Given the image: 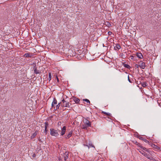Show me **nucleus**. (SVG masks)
Segmentation results:
<instances>
[{
    "label": "nucleus",
    "instance_id": "obj_9",
    "mask_svg": "<svg viewBox=\"0 0 161 161\" xmlns=\"http://www.w3.org/2000/svg\"><path fill=\"white\" fill-rule=\"evenodd\" d=\"M48 125V122H46L45 123V133L46 134L47 133V126Z\"/></svg>",
    "mask_w": 161,
    "mask_h": 161
},
{
    "label": "nucleus",
    "instance_id": "obj_4",
    "mask_svg": "<svg viewBox=\"0 0 161 161\" xmlns=\"http://www.w3.org/2000/svg\"><path fill=\"white\" fill-rule=\"evenodd\" d=\"M57 102L56 99L55 98L53 99V100L52 104V106L53 108H54V109L55 108L54 105L57 104Z\"/></svg>",
    "mask_w": 161,
    "mask_h": 161
},
{
    "label": "nucleus",
    "instance_id": "obj_31",
    "mask_svg": "<svg viewBox=\"0 0 161 161\" xmlns=\"http://www.w3.org/2000/svg\"><path fill=\"white\" fill-rule=\"evenodd\" d=\"M58 160L59 161H62V159L60 157H59Z\"/></svg>",
    "mask_w": 161,
    "mask_h": 161
},
{
    "label": "nucleus",
    "instance_id": "obj_1",
    "mask_svg": "<svg viewBox=\"0 0 161 161\" xmlns=\"http://www.w3.org/2000/svg\"><path fill=\"white\" fill-rule=\"evenodd\" d=\"M91 123L88 120L85 119L84 124L81 126V128L83 129H87L88 127L91 126Z\"/></svg>",
    "mask_w": 161,
    "mask_h": 161
},
{
    "label": "nucleus",
    "instance_id": "obj_5",
    "mask_svg": "<svg viewBox=\"0 0 161 161\" xmlns=\"http://www.w3.org/2000/svg\"><path fill=\"white\" fill-rule=\"evenodd\" d=\"M66 130V127L65 126H64L62 129V131L61 132V135L63 136Z\"/></svg>",
    "mask_w": 161,
    "mask_h": 161
},
{
    "label": "nucleus",
    "instance_id": "obj_12",
    "mask_svg": "<svg viewBox=\"0 0 161 161\" xmlns=\"http://www.w3.org/2000/svg\"><path fill=\"white\" fill-rule=\"evenodd\" d=\"M136 55L138 57L140 58H142L143 57V56L142 54L141 53H138L136 54Z\"/></svg>",
    "mask_w": 161,
    "mask_h": 161
},
{
    "label": "nucleus",
    "instance_id": "obj_35",
    "mask_svg": "<svg viewBox=\"0 0 161 161\" xmlns=\"http://www.w3.org/2000/svg\"><path fill=\"white\" fill-rule=\"evenodd\" d=\"M57 78V81H59V80H58V78L57 77V76L56 77Z\"/></svg>",
    "mask_w": 161,
    "mask_h": 161
},
{
    "label": "nucleus",
    "instance_id": "obj_26",
    "mask_svg": "<svg viewBox=\"0 0 161 161\" xmlns=\"http://www.w3.org/2000/svg\"><path fill=\"white\" fill-rule=\"evenodd\" d=\"M135 144L140 147V146H141V145L139 143H138L137 141L135 142Z\"/></svg>",
    "mask_w": 161,
    "mask_h": 161
},
{
    "label": "nucleus",
    "instance_id": "obj_19",
    "mask_svg": "<svg viewBox=\"0 0 161 161\" xmlns=\"http://www.w3.org/2000/svg\"><path fill=\"white\" fill-rule=\"evenodd\" d=\"M34 71L35 73L36 74H38L40 73L39 71L37 70V68H34Z\"/></svg>",
    "mask_w": 161,
    "mask_h": 161
},
{
    "label": "nucleus",
    "instance_id": "obj_8",
    "mask_svg": "<svg viewBox=\"0 0 161 161\" xmlns=\"http://www.w3.org/2000/svg\"><path fill=\"white\" fill-rule=\"evenodd\" d=\"M64 160L66 161L68 158V153L67 152H66L64 154Z\"/></svg>",
    "mask_w": 161,
    "mask_h": 161
},
{
    "label": "nucleus",
    "instance_id": "obj_40",
    "mask_svg": "<svg viewBox=\"0 0 161 161\" xmlns=\"http://www.w3.org/2000/svg\"><path fill=\"white\" fill-rule=\"evenodd\" d=\"M154 146H155V147H157V146H156L155 145H154Z\"/></svg>",
    "mask_w": 161,
    "mask_h": 161
},
{
    "label": "nucleus",
    "instance_id": "obj_15",
    "mask_svg": "<svg viewBox=\"0 0 161 161\" xmlns=\"http://www.w3.org/2000/svg\"><path fill=\"white\" fill-rule=\"evenodd\" d=\"M86 146H87L89 148L91 147H94V146L92 145V143H89L88 144V143H87V145H86Z\"/></svg>",
    "mask_w": 161,
    "mask_h": 161
},
{
    "label": "nucleus",
    "instance_id": "obj_32",
    "mask_svg": "<svg viewBox=\"0 0 161 161\" xmlns=\"http://www.w3.org/2000/svg\"><path fill=\"white\" fill-rule=\"evenodd\" d=\"M72 51L71 50H69V53H70Z\"/></svg>",
    "mask_w": 161,
    "mask_h": 161
},
{
    "label": "nucleus",
    "instance_id": "obj_11",
    "mask_svg": "<svg viewBox=\"0 0 161 161\" xmlns=\"http://www.w3.org/2000/svg\"><path fill=\"white\" fill-rule=\"evenodd\" d=\"M139 66L142 67H145V63L142 62V61H140L139 63Z\"/></svg>",
    "mask_w": 161,
    "mask_h": 161
},
{
    "label": "nucleus",
    "instance_id": "obj_16",
    "mask_svg": "<svg viewBox=\"0 0 161 161\" xmlns=\"http://www.w3.org/2000/svg\"><path fill=\"white\" fill-rule=\"evenodd\" d=\"M61 103H62L61 102L59 103L58 104L56 105V107L55 108V110L59 109V107L60 106V105H61Z\"/></svg>",
    "mask_w": 161,
    "mask_h": 161
},
{
    "label": "nucleus",
    "instance_id": "obj_28",
    "mask_svg": "<svg viewBox=\"0 0 161 161\" xmlns=\"http://www.w3.org/2000/svg\"><path fill=\"white\" fill-rule=\"evenodd\" d=\"M128 81L130 82V83L132 82L130 80L129 78V75H128Z\"/></svg>",
    "mask_w": 161,
    "mask_h": 161
},
{
    "label": "nucleus",
    "instance_id": "obj_34",
    "mask_svg": "<svg viewBox=\"0 0 161 161\" xmlns=\"http://www.w3.org/2000/svg\"><path fill=\"white\" fill-rule=\"evenodd\" d=\"M111 33V32H108V33L109 35V34H110V33Z\"/></svg>",
    "mask_w": 161,
    "mask_h": 161
},
{
    "label": "nucleus",
    "instance_id": "obj_6",
    "mask_svg": "<svg viewBox=\"0 0 161 161\" xmlns=\"http://www.w3.org/2000/svg\"><path fill=\"white\" fill-rule=\"evenodd\" d=\"M72 133V131H70V132L67 135L65 136V138L66 139L69 138L71 136Z\"/></svg>",
    "mask_w": 161,
    "mask_h": 161
},
{
    "label": "nucleus",
    "instance_id": "obj_14",
    "mask_svg": "<svg viewBox=\"0 0 161 161\" xmlns=\"http://www.w3.org/2000/svg\"><path fill=\"white\" fill-rule=\"evenodd\" d=\"M121 47L119 44H118L116 45V46L114 47V48L115 50L117 49H119Z\"/></svg>",
    "mask_w": 161,
    "mask_h": 161
},
{
    "label": "nucleus",
    "instance_id": "obj_36",
    "mask_svg": "<svg viewBox=\"0 0 161 161\" xmlns=\"http://www.w3.org/2000/svg\"><path fill=\"white\" fill-rule=\"evenodd\" d=\"M71 55H72V56H73V55H75V53H74V54H71Z\"/></svg>",
    "mask_w": 161,
    "mask_h": 161
},
{
    "label": "nucleus",
    "instance_id": "obj_37",
    "mask_svg": "<svg viewBox=\"0 0 161 161\" xmlns=\"http://www.w3.org/2000/svg\"><path fill=\"white\" fill-rule=\"evenodd\" d=\"M61 123L60 122H58V124L59 125V124H60H60Z\"/></svg>",
    "mask_w": 161,
    "mask_h": 161
},
{
    "label": "nucleus",
    "instance_id": "obj_29",
    "mask_svg": "<svg viewBox=\"0 0 161 161\" xmlns=\"http://www.w3.org/2000/svg\"><path fill=\"white\" fill-rule=\"evenodd\" d=\"M135 66L136 68H138L139 67H140V66H139V64L138 65L137 64H136Z\"/></svg>",
    "mask_w": 161,
    "mask_h": 161
},
{
    "label": "nucleus",
    "instance_id": "obj_17",
    "mask_svg": "<svg viewBox=\"0 0 161 161\" xmlns=\"http://www.w3.org/2000/svg\"><path fill=\"white\" fill-rule=\"evenodd\" d=\"M123 65L125 67L128 69H130V65L125 64H123Z\"/></svg>",
    "mask_w": 161,
    "mask_h": 161
},
{
    "label": "nucleus",
    "instance_id": "obj_38",
    "mask_svg": "<svg viewBox=\"0 0 161 161\" xmlns=\"http://www.w3.org/2000/svg\"><path fill=\"white\" fill-rule=\"evenodd\" d=\"M61 123L60 122H58V124L59 125V124H60H60Z\"/></svg>",
    "mask_w": 161,
    "mask_h": 161
},
{
    "label": "nucleus",
    "instance_id": "obj_27",
    "mask_svg": "<svg viewBox=\"0 0 161 161\" xmlns=\"http://www.w3.org/2000/svg\"><path fill=\"white\" fill-rule=\"evenodd\" d=\"M140 147L143 150H145L146 151H147V149L146 148H145L144 147H143L142 146H140Z\"/></svg>",
    "mask_w": 161,
    "mask_h": 161
},
{
    "label": "nucleus",
    "instance_id": "obj_22",
    "mask_svg": "<svg viewBox=\"0 0 161 161\" xmlns=\"http://www.w3.org/2000/svg\"><path fill=\"white\" fill-rule=\"evenodd\" d=\"M36 135H37V132H36V131L35 133H34L33 134V135H32V136H31V137L32 138H33L35 137V136Z\"/></svg>",
    "mask_w": 161,
    "mask_h": 161
},
{
    "label": "nucleus",
    "instance_id": "obj_23",
    "mask_svg": "<svg viewBox=\"0 0 161 161\" xmlns=\"http://www.w3.org/2000/svg\"><path fill=\"white\" fill-rule=\"evenodd\" d=\"M83 101L86 102L87 103H90V101L87 99H83Z\"/></svg>",
    "mask_w": 161,
    "mask_h": 161
},
{
    "label": "nucleus",
    "instance_id": "obj_24",
    "mask_svg": "<svg viewBox=\"0 0 161 161\" xmlns=\"http://www.w3.org/2000/svg\"><path fill=\"white\" fill-rule=\"evenodd\" d=\"M142 86L143 87H145L147 86L146 83L145 82H143L142 83Z\"/></svg>",
    "mask_w": 161,
    "mask_h": 161
},
{
    "label": "nucleus",
    "instance_id": "obj_2",
    "mask_svg": "<svg viewBox=\"0 0 161 161\" xmlns=\"http://www.w3.org/2000/svg\"><path fill=\"white\" fill-rule=\"evenodd\" d=\"M50 134L53 136L57 137L59 136V134L57 130L54 129H50Z\"/></svg>",
    "mask_w": 161,
    "mask_h": 161
},
{
    "label": "nucleus",
    "instance_id": "obj_21",
    "mask_svg": "<svg viewBox=\"0 0 161 161\" xmlns=\"http://www.w3.org/2000/svg\"><path fill=\"white\" fill-rule=\"evenodd\" d=\"M49 77H48V80L49 81H50L51 79V78H52V75H51V73H49Z\"/></svg>",
    "mask_w": 161,
    "mask_h": 161
},
{
    "label": "nucleus",
    "instance_id": "obj_39",
    "mask_svg": "<svg viewBox=\"0 0 161 161\" xmlns=\"http://www.w3.org/2000/svg\"><path fill=\"white\" fill-rule=\"evenodd\" d=\"M39 140L40 142H41V140H40V139H39Z\"/></svg>",
    "mask_w": 161,
    "mask_h": 161
},
{
    "label": "nucleus",
    "instance_id": "obj_10",
    "mask_svg": "<svg viewBox=\"0 0 161 161\" xmlns=\"http://www.w3.org/2000/svg\"><path fill=\"white\" fill-rule=\"evenodd\" d=\"M139 151L141 154L143 155L144 156H145L146 157L148 158V157H149V155L146 153L144 152L142 153L141 151Z\"/></svg>",
    "mask_w": 161,
    "mask_h": 161
},
{
    "label": "nucleus",
    "instance_id": "obj_18",
    "mask_svg": "<svg viewBox=\"0 0 161 161\" xmlns=\"http://www.w3.org/2000/svg\"><path fill=\"white\" fill-rule=\"evenodd\" d=\"M147 158L150 159L152 161H158L152 157H149V156Z\"/></svg>",
    "mask_w": 161,
    "mask_h": 161
},
{
    "label": "nucleus",
    "instance_id": "obj_13",
    "mask_svg": "<svg viewBox=\"0 0 161 161\" xmlns=\"http://www.w3.org/2000/svg\"><path fill=\"white\" fill-rule=\"evenodd\" d=\"M74 100L75 102V103H79V102L80 101L79 99L78 98H76V97L74 98Z\"/></svg>",
    "mask_w": 161,
    "mask_h": 161
},
{
    "label": "nucleus",
    "instance_id": "obj_3",
    "mask_svg": "<svg viewBox=\"0 0 161 161\" xmlns=\"http://www.w3.org/2000/svg\"><path fill=\"white\" fill-rule=\"evenodd\" d=\"M62 102L63 103L62 106L63 107L70 108V106L72 104L69 102H67L66 101L64 100V99L62 100Z\"/></svg>",
    "mask_w": 161,
    "mask_h": 161
},
{
    "label": "nucleus",
    "instance_id": "obj_7",
    "mask_svg": "<svg viewBox=\"0 0 161 161\" xmlns=\"http://www.w3.org/2000/svg\"><path fill=\"white\" fill-rule=\"evenodd\" d=\"M33 54L31 53H26L24 55L25 57H30L31 58Z\"/></svg>",
    "mask_w": 161,
    "mask_h": 161
},
{
    "label": "nucleus",
    "instance_id": "obj_20",
    "mask_svg": "<svg viewBox=\"0 0 161 161\" xmlns=\"http://www.w3.org/2000/svg\"><path fill=\"white\" fill-rule=\"evenodd\" d=\"M139 138L140 139L146 142L147 143V142H148V141L147 140H146L145 139H144V138H143L142 137H139Z\"/></svg>",
    "mask_w": 161,
    "mask_h": 161
},
{
    "label": "nucleus",
    "instance_id": "obj_33",
    "mask_svg": "<svg viewBox=\"0 0 161 161\" xmlns=\"http://www.w3.org/2000/svg\"><path fill=\"white\" fill-rule=\"evenodd\" d=\"M140 67H141V68L142 69H144L145 68V67H144L140 66Z\"/></svg>",
    "mask_w": 161,
    "mask_h": 161
},
{
    "label": "nucleus",
    "instance_id": "obj_25",
    "mask_svg": "<svg viewBox=\"0 0 161 161\" xmlns=\"http://www.w3.org/2000/svg\"><path fill=\"white\" fill-rule=\"evenodd\" d=\"M102 113H103V114H105L106 115H107L108 116H110V115H111V114L110 113H106V112H102Z\"/></svg>",
    "mask_w": 161,
    "mask_h": 161
},
{
    "label": "nucleus",
    "instance_id": "obj_30",
    "mask_svg": "<svg viewBox=\"0 0 161 161\" xmlns=\"http://www.w3.org/2000/svg\"><path fill=\"white\" fill-rule=\"evenodd\" d=\"M32 157H33V158H35L36 157V155L35 154H34L33 155H32Z\"/></svg>",
    "mask_w": 161,
    "mask_h": 161
}]
</instances>
